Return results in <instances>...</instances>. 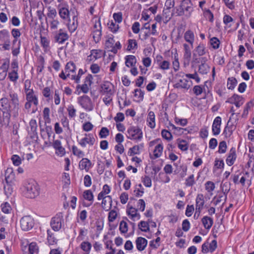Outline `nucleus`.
<instances>
[{"instance_id": "4d7b16f0", "label": "nucleus", "mask_w": 254, "mask_h": 254, "mask_svg": "<svg viewBox=\"0 0 254 254\" xmlns=\"http://www.w3.org/2000/svg\"><path fill=\"white\" fill-rule=\"evenodd\" d=\"M68 112V117L70 118H73L76 116V109L74 108L73 106L70 105L67 108Z\"/></svg>"}, {"instance_id": "0eeeda50", "label": "nucleus", "mask_w": 254, "mask_h": 254, "mask_svg": "<svg viewBox=\"0 0 254 254\" xmlns=\"http://www.w3.org/2000/svg\"><path fill=\"white\" fill-rule=\"evenodd\" d=\"M63 216L61 213H58L52 218L51 221V226L55 231H59L62 228V224L63 221Z\"/></svg>"}, {"instance_id": "4468645a", "label": "nucleus", "mask_w": 254, "mask_h": 254, "mask_svg": "<svg viewBox=\"0 0 254 254\" xmlns=\"http://www.w3.org/2000/svg\"><path fill=\"white\" fill-rule=\"evenodd\" d=\"M59 14L64 20L69 18L70 11L64 4H60L58 6Z\"/></svg>"}, {"instance_id": "de8ad7c7", "label": "nucleus", "mask_w": 254, "mask_h": 254, "mask_svg": "<svg viewBox=\"0 0 254 254\" xmlns=\"http://www.w3.org/2000/svg\"><path fill=\"white\" fill-rule=\"evenodd\" d=\"M83 196L84 198L89 201H93L94 196L91 190H86L83 192Z\"/></svg>"}, {"instance_id": "3c124183", "label": "nucleus", "mask_w": 254, "mask_h": 254, "mask_svg": "<svg viewBox=\"0 0 254 254\" xmlns=\"http://www.w3.org/2000/svg\"><path fill=\"white\" fill-rule=\"evenodd\" d=\"M92 247L91 244L88 242H83L80 245L81 249L85 252L89 253Z\"/></svg>"}, {"instance_id": "052dcab7", "label": "nucleus", "mask_w": 254, "mask_h": 254, "mask_svg": "<svg viewBox=\"0 0 254 254\" xmlns=\"http://www.w3.org/2000/svg\"><path fill=\"white\" fill-rule=\"evenodd\" d=\"M210 44L214 49L219 48L220 45V41L216 37H213L210 39Z\"/></svg>"}, {"instance_id": "e433bc0d", "label": "nucleus", "mask_w": 254, "mask_h": 254, "mask_svg": "<svg viewBox=\"0 0 254 254\" xmlns=\"http://www.w3.org/2000/svg\"><path fill=\"white\" fill-rule=\"evenodd\" d=\"M237 84V79L233 77H229L227 81V88L229 89L233 90L235 88Z\"/></svg>"}, {"instance_id": "9d476101", "label": "nucleus", "mask_w": 254, "mask_h": 254, "mask_svg": "<svg viewBox=\"0 0 254 254\" xmlns=\"http://www.w3.org/2000/svg\"><path fill=\"white\" fill-rule=\"evenodd\" d=\"M101 92L103 94L113 95L114 94V87L110 82H104L101 84Z\"/></svg>"}, {"instance_id": "69168bd1", "label": "nucleus", "mask_w": 254, "mask_h": 254, "mask_svg": "<svg viewBox=\"0 0 254 254\" xmlns=\"http://www.w3.org/2000/svg\"><path fill=\"white\" fill-rule=\"evenodd\" d=\"M142 182L146 187L150 188L152 186L151 179L149 176H145L144 177L142 178Z\"/></svg>"}, {"instance_id": "0e129e2a", "label": "nucleus", "mask_w": 254, "mask_h": 254, "mask_svg": "<svg viewBox=\"0 0 254 254\" xmlns=\"http://www.w3.org/2000/svg\"><path fill=\"white\" fill-rule=\"evenodd\" d=\"M45 60L43 57L41 56L39 59V65L37 66L38 73L41 72L44 68Z\"/></svg>"}, {"instance_id": "bb28decb", "label": "nucleus", "mask_w": 254, "mask_h": 254, "mask_svg": "<svg viewBox=\"0 0 254 254\" xmlns=\"http://www.w3.org/2000/svg\"><path fill=\"white\" fill-rule=\"evenodd\" d=\"M8 64L4 62L0 67V80H3L6 75L8 68Z\"/></svg>"}, {"instance_id": "ddd939ff", "label": "nucleus", "mask_w": 254, "mask_h": 254, "mask_svg": "<svg viewBox=\"0 0 254 254\" xmlns=\"http://www.w3.org/2000/svg\"><path fill=\"white\" fill-rule=\"evenodd\" d=\"M181 7L185 10L187 16H190L193 11L192 4L190 0H183L181 3Z\"/></svg>"}, {"instance_id": "6e6552de", "label": "nucleus", "mask_w": 254, "mask_h": 254, "mask_svg": "<svg viewBox=\"0 0 254 254\" xmlns=\"http://www.w3.org/2000/svg\"><path fill=\"white\" fill-rule=\"evenodd\" d=\"M70 12L72 14V19H68V23L67 24V27L69 31L71 33L74 32L78 27V18H77V12L75 10L72 11V9H70Z\"/></svg>"}, {"instance_id": "c85d7f7f", "label": "nucleus", "mask_w": 254, "mask_h": 254, "mask_svg": "<svg viewBox=\"0 0 254 254\" xmlns=\"http://www.w3.org/2000/svg\"><path fill=\"white\" fill-rule=\"evenodd\" d=\"M184 38L187 42L190 43L192 48L194 40V35L193 32L190 30L187 31L185 33Z\"/></svg>"}, {"instance_id": "09e8293b", "label": "nucleus", "mask_w": 254, "mask_h": 254, "mask_svg": "<svg viewBox=\"0 0 254 254\" xmlns=\"http://www.w3.org/2000/svg\"><path fill=\"white\" fill-rule=\"evenodd\" d=\"M204 17L210 22L213 21V14L212 12L208 9H202Z\"/></svg>"}, {"instance_id": "a18cd8bd", "label": "nucleus", "mask_w": 254, "mask_h": 254, "mask_svg": "<svg viewBox=\"0 0 254 254\" xmlns=\"http://www.w3.org/2000/svg\"><path fill=\"white\" fill-rule=\"evenodd\" d=\"M184 47L185 49L184 58L190 60L191 58V49L189 46L187 44H184Z\"/></svg>"}, {"instance_id": "f03ea898", "label": "nucleus", "mask_w": 254, "mask_h": 254, "mask_svg": "<svg viewBox=\"0 0 254 254\" xmlns=\"http://www.w3.org/2000/svg\"><path fill=\"white\" fill-rule=\"evenodd\" d=\"M12 106L10 100L5 97L0 99V110L2 112L3 115H5L4 122L7 124L9 119H10L12 113Z\"/></svg>"}, {"instance_id": "79ce46f5", "label": "nucleus", "mask_w": 254, "mask_h": 254, "mask_svg": "<svg viewBox=\"0 0 254 254\" xmlns=\"http://www.w3.org/2000/svg\"><path fill=\"white\" fill-rule=\"evenodd\" d=\"M76 70V66L75 64L72 62L67 63L65 67V73L67 72H74Z\"/></svg>"}, {"instance_id": "cd10ccee", "label": "nucleus", "mask_w": 254, "mask_h": 254, "mask_svg": "<svg viewBox=\"0 0 254 254\" xmlns=\"http://www.w3.org/2000/svg\"><path fill=\"white\" fill-rule=\"evenodd\" d=\"M137 209H136L132 206L129 207L127 209V212L128 215L130 216L131 218L134 221L135 218L137 217V219H140V215L137 213Z\"/></svg>"}, {"instance_id": "a19ab883", "label": "nucleus", "mask_w": 254, "mask_h": 254, "mask_svg": "<svg viewBox=\"0 0 254 254\" xmlns=\"http://www.w3.org/2000/svg\"><path fill=\"white\" fill-rule=\"evenodd\" d=\"M9 34L6 29H3L0 31V40L3 42L9 39Z\"/></svg>"}, {"instance_id": "7ed1b4c3", "label": "nucleus", "mask_w": 254, "mask_h": 254, "mask_svg": "<svg viewBox=\"0 0 254 254\" xmlns=\"http://www.w3.org/2000/svg\"><path fill=\"white\" fill-rule=\"evenodd\" d=\"M127 136L129 139L139 141L142 138V131L138 127L131 126L127 129Z\"/></svg>"}, {"instance_id": "b1692460", "label": "nucleus", "mask_w": 254, "mask_h": 254, "mask_svg": "<svg viewBox=\"0 0 254 254\" xmlns=\"http://www.w3.org/2000/svg\"><path fill=\"white\" fill-rule=\"evenodd\" d=\"M98 28L99 29H97L96 30H93L92 32V37L94 39V41L95 43H98L101 39L102 32H101V25L100 23V19L98 20Z\"/></svg>"}, {"instance_id": "dca6fc26", "label": "nucleus", "mask_w": 254, "mask_h": 254, "mask_svg": "<svg viewBox=\"0 0 254 254\" xmlns=\"http://www.w3.org/2000/svg\"><path fill=\"white\" fill-rule=\"evenodd\" d=\"M5 180L6 183L14 184L15 179V174L13 171L12 168H8L5 172Z\"/></svg>"}, {"instance_id": "6ab92c4d", "label": "nucleus", "mask_w": 254, "mask_h": 254, "mask_svg": "<svg viewBox=\"0 0 254 254\" xmlns=\"http://www.w3.org/2000/svg\"><path fill=\"white\" fill-rule=\"evenodd\" d=\"M92 76L91 75L89 74L85 79V83L82 85V86H80V85H78L77 86V88H80L81 91L84 93H88L89 91V88L87 85V83H88L89 85H91L92 83Z\"/></svg>"}, {"instance_id": "e2e57ef3", "label": "nucleus", "mask_w": 254, "mask_h": 254, "mask_svg": "<svg viewBox=\"0 0 254 254\" xmlns=\"http://www.w3.org/2000/svg\"><path fill=\"white\" fill-rule=\"evenodd\" d=\"M119 229L122 233H126L128 230L127 223L124 221H122L120 224Z\"/></svg>"}, {"instance_id": "c9c22d12", "label": "nucleus", "mask_w": 254, "mask_h": 254, "mask_svg": "<svg viewBox=\"0 0 254 254\" xmlns=\"http://www.w3.org/2000/svg\"><path fill=\"white\" fill-rule=\"evenodd\" d=\"M163 147L162 144L159 143L155 146L153 151V155L155 158H159L162 153Z\"/></svg>"}, {"instance_id": "680f3d73", "label": "nucleus", "mask_w": 254, "mask_h": 254, "mask_svg": "<svg viewBox=\"0 0 254 254\" xmlns=\"http://www.w3.org/2000/svg\"><path fill=\"white\" fill-rule=\"evenodd\" d=\"M31 81L29 80H26L24 83V91L26 95L34 92L32 89H30Z\"/></svg>"}, {"instance_id": "f257e3e1", "label": "nucleus", "mask_w": 254, "mask_h": 254, "mask_svg": "<svg viewBox=\"0 0 254 254\" xmlns=\"http://www.w3.org/2000/svg\"><path fill=\"white\" fill-rule=\"evenodd\" d=\"M22 189L23 194L27 198H34L39 194V185L33 180L26 181L23 185Z\"/></svg>"}, {"instance_id": "8fccbe9b", "label": "nucleus", "mask_w": 254, "mask_h": 254, "mask_svg": "<svg viewBox=\"0 0 254 254\" xmlns=\"http://www.w3.org/2000/svg\"><path fill=\"white\" fill-rule=\"evenodd\" d=\"M138 228L143 232H147L149 230V226L147 222L141 221L138 224Z\"/></svg>"}, {"instance_id": "72a5a7b5", "label": "nucleus", "mask_w": 254, "mask_h": 254, "mask_svg": "<svg viewBox=\"0 0 254 254\" xmlns=\"http://www.w3.org/2000/svg\"><path fill=\"white\" fill-rule=\"evenodd\" d=\"M221 187L224 195L225 201H226L227 199V194L230 190V183L229 182H225L221 184Z\"/></svg>"}, {"instance_id": "7c9ffc66", "label": "nucleus", "mask_w": 254, "mask_h": 254, "mask_svg": "<svg viewBox=\"0 0 254 254\" xmlns=\"http://www.w3.org/2000/svg\"><path fill=\"white\" fill-rule=\"evenodd\" d=\"M111 191L110 187L106 184L103 186L102 191L98 194V199L101 200L103 198L106 197L107 194H109Z\"/></svg>"}, {"instance_id": "39448f33", "label": "nucleus", "mask_w": 254, "mask_h": 254, "mask_svg": "<svg viewBox=\"0 0 254 254\" xmlns=\"http://www.w3.org/2000/svg\"><path fill=\"white\" fill-rule=\"evenodd\" d=\"M78 104L85 110L91 111L94 108V105L91 99L87 95H84L78 98Z\"/></svg>"}, {"instance_id": "412c9836", "label": "nucleus", "mask_w": 254, "mask_h": 254, "mask_svg": "<svg viewBox=\"0 0 254 254\" xmlns=\"http://www.w3.org/2000/svg\"><path fill=\"white\" fill-rule=\"evenodd\" d=\"M236 159V149L235 148H232L229 152V155L226 160V163L228 165L231 166L234 163Z\"/></svg>"}, {"instance_id": "1a4fd4ad", "label": "nucleus", "mask_w": 254, "mask_h": 254, "mask_svg": "<svg viewBox=\"0 0 254 254\" xmlns=\"http://www.w3.org/2000/svg\"><path fill=\"white\" fill-rule=\"evenodd\" d=\"M96 141L95 138L91 133H85L84 137L81 139L79 141V144L82 147H85L87 144L92 146Z\"/></svg>"}, {"instance_id": "473e14b6", "label": "nucleus", "mask_w": 254, "mask_h": 254, "mask_svg": "<svg viewBox=\"0 0 254 254\" xmlns=\"http://www.w3.org/2000/svg\"><path fill=\"white\" fill-rule=\"evenodd\" d=\"M26 99L27 101L30 103H33L35 106L38 104V100L37 96L34 94V92L26 95Z\"/></svg>"}, {"instance_id": "f8f14e48", "label": "nucleus", "mask_w": 254, "mask_h": 254, "mask_svg": "<svg viewBox=\"0 0 254 254\" xmlns=\"http://www.w3.org/2000/svg\"><path fill=\"white\" fill-rule=\"evenodd\" d=\"M53 147L56 150V154L60 156H63L65 154V150L62 145L61 141L59 140H54L52 144Z\"/></svg>"}, {"instance_id": "c03bdc74", "label": "nucleus", "mask_w": 254, "mask_h": 254, "mask_svg": "<svg viewBox=\"0 0 254 254\" xmlns=\"http://www.w3.org/2000/svg\"><path fill=\"white\" fill-rule=\"evenodd\" d=\"M72 151L74 155L79 158L83 157L84 156V152L75 145L72 146Z\"/></svg>"}, {"instance_id": "58836bf2", "label": "nucleus", "mask_w": 254, "mask_h": 254, "mask_svg": "<svg viewBox=\"0 0 254 254\" xmlns=\"http://www.w3.org/2000/svg\"><path fill=\"white\" fill-rule=\"evenodd\" d=\"M49 43V40L46 37L41 36V44L45 52L50 50Z\"/></svg>"}, {"instance_id": "338daca9", "label": "nucleus", "mask_w": 254, "mask_h": 254, "mask_svg": "<svg viewBox=\"0 0 254 254\" xmlns=\"http://www.w3.org/2000/svg\"><path fill=\"white\" fill-rule=\"evenodd\" d=\"M195 183L194 175H191L186 180L185 185L187 187H191Z\"/></svg>"}, {"instance_id": "aec40b11", "label": "nucleus", "mask_w": 254, "mask_h": 254, "mask_svg": "<svg viewBox=\"0 0 254 254\" xmlns=\"http://www.w3.org/2000/svg\"><path fill=\"white\" fill-rule=\"evenodd\" d=\"M92 165L91 162L86 158H83L79 163V167L80 170H85L88 172Z\"/></svg>"}, {"instance_id": "ea45409f", "label": "nucleus", "mask_w": 254, "mask_h": 254, "mask_svg": "<svg viewBox=\"0 0 254 254\" xmlns=\"http://www.w3.org/2000/svg\"><path fill=\"white\" fill-rule=\"evenodd\" d=\"M2 211L5 214H9L12 211V208L9 203L6 202L1 204Z\"/></svg>"}, {"instance_id": "774afa93", "label": "nucleus", "mask_w": 254, "mask_h": 254, "mask_svg": "<svg viewBox=\"0 0 254 254\" xmlns=\"http://www.w3.org/2000/svg\"><path fill=\"white\" fill-rule=\"evenodd\" d=\"M109 134V129L105 127H103L100 132H99V136L101 138H106Z\"/></svg>"}, {"instance_id": "603ef678", "label": "nucleus", "mask_w": 254, "mask_h": 254, "mask_svg": "<svg viewBox=\"0 0 254 254\" xmlns=\"http://www.w3.org/2000/svg\"><path fill=\"white\" fill-rule=\"evenodd\" d=\"M8 77L10 81L15 82L18 78L17 70H12L8 73Z\"/></svg>"}, {"instance_id": "6e6d98bb", "label": "nucleus", "mask_w": 254, "mask_h": 254, "mask_svg": "<svg viewBox=\"0 0 254 254\" xmlns=\"http://www.w3.org/2000/svg\"><path fill=\"white\" fill-rule=\"evenodd\" d=\"M215 186L213 182L207 181L205 184V189L208 192L213 191L215 189Z\"/></svg>"}, {"instance_id": "c756f323", "label": "nucleus", "mask_w": 254, "mask_h": 254, "mask_svg": "<svg viewBox=\"0 0 254 254\" xmlns=\"http://www.w3.org/2000/svg\"><path fill=\"white\" fill-rule=\"evenodd\" d=\"M126 65L127 67L134 66L136 63V59L134 56L128 55L125 58Z\"/></svg>"}, {"instance_id": "9b49d317", "label": "nucleus", "mask_w": 254, "mask_h": 254, "mask_svg": "<svg viewBox=\"0 0 254 254\" xmlns=\"http://www.w3.org/2000/svg\"><path fill=\"white\" fill-rule=\"evenodd\" d=\"M55 42L63 44L68 39V36L66 32H64L62 29H60L55 35Z\"/></svg>"}, {"instance_id": "f3484780", "label": "nucleus", "mask_w": 254, "mask_h": 254, "mask_svg": "<svg viewBox=\"0 0 254 254\" xmlns=\"http://www.w3.org/2000/svg\"><path fill=\"white\" fill-rule=\"evenodd\" d=\"M195 202V209H197V212H199L203 209L205 203L203 194L198 193L197 195Z\"/></svg>"}, {"instance_id": "4be33fe9", "label": "nucleus", "mask_w": 254, "mask_h": 254, "mask_svg": "<svg viewBox=\"0 0 254 254\" xmlns=\"http://www.w3.org/2000/svg\"><path fill=\"white\" fill-rule=\"evenodd\" d=\"M102 202L101 203L102 208L106 210H109L112 207V199L111 196H106L102 199Z\"/></svg>"}, {"instance_id": "f704fd0d", "label": "nucleus", "mask_w": 254, "mask_h": 254, "mask_svg": "<svg viewBox=\"0 0 254 254\" xmlns=\"http://www.w3.org/2000/svg\"><path fill=\"white\" fill-rule=\"evenodd\" d=\"M177 142L178 146L182 151H187L188 149L189 145L186 140L178 139Z\"/></svg>"}, {"instance_id": "2f4dec72", "label": "nucleus", "mask_w": 254, "mask_h": 254, "mask_svg": "<svg viewBox=\"0 0 254 254\" xmlns=\"http://www.w3.org/2000/svg\"><path fill=\"white\" fill-rule=\"evenodd\" d=\"M205 54V48L203 44H199L194 50L193 54V58L196 55L198 56H203Z\"/></svg>"}, {"instance_id": "5701e85b", "label": "nucleus", "mask_w": 254, "mask_h": 254, "mask_svg": "<svg viewBox=\"0 0 254 254\" xmlns=\"http://www.w3.org/2000/svg\"><path fill=\"white\" fill-rule=\"evenodd\" d=\"M174 87L175 88H181L188 90L190 85L188 84V81L185 78L179 79L174 84Z\"/></svg>"}, {"instance_id": "864d4df0", "label": "nucleus", "mask_w": 254, "mask_h": 254, "mask_svg": "<svg viewBox=\"0 0 254 254\" xmlns=\"http://www.w3.org/2000/svg\"><path fill=\"white\" fill-rule=\"evenodd\" d=\"M28 251L30 254H34L38 252V247L35 243H31L29 245Z\"/></svg>"}, {"instance_id": "13d9d810", "label": "nucleus", "mask_w": 254, "mask_h": 254, "mask_svg": "<svg viewBox=\"0 0 254 254\" xmlns=\"http://www.w3.org/2000/svg\"><path fill=\"white\" fill-rule=\"evenodd\" d=\"M128 46L127 48V50L128 51H130L131 50H133L137 48V42L134 39H129L128 41Z\"/></svg>"}, {"instance_id": "20e7f679", "label": "nucleus", "mask_w": 254, "mask_h": 254, "mask_svg": "<svg viewBox=\"0 0 254 254\" xmlns=\"http://www.w3.org/2000/svg\"><path fill=\"white\" fill-rule=\"evenodd\" d=\"M10 103L12 106V114L15 118L18 116L19 110V102L17 93L10 92L9 93Z\"/></svg>"}, {"instance_id": "49530a36", "label": "nucleus", "mask_w": 254, "mask_h": 254, "mask_svg": "<svg viewBox=\"0 0 254 254\" xmlns=\"http://www.w3.org/2000/svg\"><path fill=\"white\" fill-rule=\"evenodd\" d=\"M209 66L208 64L204 63H201L199 66L198 72L202 74H205L209 71Z\"/></svg>"}, {"instance_id": "423d86ee", "label": "nucleus", "mask_w": 254, "mask_h": 254, "mask_svg": "<svg viewBox=\"0 0 254 254\" xmlns=\"http://www.w3.org/2000/svg\"><path fill=\"white\" fill-rule=\"evenodd\" d=\"M20 223L22 230L25 231L30 230L34 225V220L29 215L23 216L21 219Z\"/></svg>"}, {"instance_id": "37998d69", "label": "nucleus", "mask_w": 254, "mask_h": 254, "mask_svg": "<svg viewBox=\"0 0 254 254\" xmlns=\"http://www.w3.org/2000/svg\"><path fill=\"white\" fill-rule=\"evenodd\" d=\"M14 184L6 183L4 186L5 194L7 196L10 195L13 191L12 186Z\"/></svg>"}, {"instance_id": "2eb2a0df", "label": "nucleus", "mask_w": 254, "mask_h": 254, "mask_svg": "<svg viewBox=\"0 0 254 254\" xmlns=\"http://www.w3.org/2000/svg\"><path fill=\"white\" fill-rule=\"evenodd\" d=\"M221 124V118L217 117L215 118L212 127V132L214 135H218L220 132V126Z\"/></svg>"}, {"instance_id": "a211bd4d", "label": "nucleus", "mask_w": 254, "mask_h": 254, "mask_svg": "<svg viewBox=\"0 0 254 254\" xmlns=\"http://www.w3.org/2000/svg\"><path fill=\"white\" fill-rule=\"evenodd\" d=\"M137 249L139 251H143L147 245V240L141 237H137L135 240Z\"/></svg>"}, {"instance_id": "393cba45", "label": "nucleus", "mask_w": 254, "mask_h": 254, "mask_svg": "<svg viewBox=\"0 0 254 254\" xmlns=\"http://www.w3.org/2000/svg\"><path fill=\"white\" fill-rule=\"evenodd\" d=\"M201 222L204 227L207 230L210 229L213 224V219L207 216H204L201 219Z\"/></svg>"}, {"instance_id": "4c0bfd02", "label": "nucleus", "mask_w": 254, "mask_h": 254, "mask_svg": "<svg viewBox=\"0 0 254 254\" xmlns=\"http://www.w3.org/2000/svg\"><path fill=\"white\" fill-rule=\"evenodd\" d=\"M89 57L91 58L90 60H96L101 57V51L99 50H92L91 51V54Z\"/></svg>"}, {"instance_id": "a878e982", "label": "nucleus", "mask_w": 254, "mask_h": 254, "mask_svg": "<svg viewBox=\"0 0 254 254\" xmlns=\"http://www.w3.org/2000/svg\"><path fill=\"white\" fill-rule=\"evenodd\" d=\"M147 122L148 126L151 128H154L155 127V116L153 111H150L148 113Z\"/></svg>"}, {"instance_id": "bf43d9fd", "label": "nucleus", "mask_w": 254, "mask_h": 254, "mask_svg": "<svg viewBox=\"0 0 254 254\" xmlns=\"http://www.w3.org/2000/svg\"><path fill=\"white\" fill-rule=\"evenodd\" d=\"M139 147L138 145H135L131 148H130L128 151V155L129 156H133L135 154H139Z\"/></svg>"}, {"instance_id": "5fc2aeb1", "label": "nucleus", "mask_w": 254, "mask_h": 254, "mask_svg": "<svg viewBox=\"0 0 254 254\" xmlns=\"http://www.w3.org/2000/svg\"><path fill=\"white\" fill-rule=\"evenodd\" d=\"M114 42L115 41L113 37L109 38L106 41L105 49H107L108 51H110V50H112V48H113Z\"/></svg>"}]
</instances>
